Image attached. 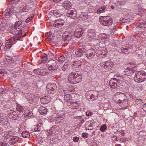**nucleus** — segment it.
Listing matches in <instances>:
<instances>
[{"label": "nucleus", "mask_w": 146, "mask_h": 146, "mask_svg": "<svg viewBox=\"0 0 146 146\" xmlns=\"http://www.w3.org/2000/svg\"><path fill=\"white\" fill-rule=\"evenodd\" d=\"M5 71L4 69H0V77H2L3 76H4L5 74Z\"/></svg>", "instance_id": "49530a36"}, {"label": "nucleus", "mask_w": 146, "mask_h": 146, "mask_svg": "<svg viewBox=\"0 0 146 146\" xmlns=\"http://www.w3.org/2000/svg\"><path fill=\"white\" fill-rule=\"evenodd\" d=\"M64 9H60L59 10H54L52 11V13L56 17H60L64 13Z\"/></svg>", "instance_id": "ddd939ff"}, {"label": "nucleus", "mask_w": 146, "mask_h": 146, "mask_svg": "<svg viewBox=\"0 0 146 146\" xmlns=\"http://www.w3.org/2000/svg\"><path fill=\"white\" fill-rule=\"evenodd\" d=\"M52 64L49 65L48 68L50 72L54 70L57 68V66L56 65L55 62L54 60H52Z\"/></svg>", "instance_id": "a211bd4d"}, {"label": "nucleus", "mask_w": 146, "mask_h": 146, "mask_svg": "<svg viewBox=\"0 0 146 146\" xmlns=\"http://www.w3.org/2000/svg\"><path fill=\"white\" fill-rule=\"evenodd\" d=\"M140 36L143 38H145L146 37V32L143 31L140 35Z\"/></svg>", "instance_id": "8fccbe9b"}, {"label": "nucleus", "mask_w": 146, "mask_h": 146, "mask_svg": "<svg viewBox=\"0 0 146 146\" xmlns=\"http://www.w3.org/2000/svg\"><path fill=\"white\" fill-rule=\"evenodd\" d=\"M95 92L96 93H92L91 95L90 94V98L92 100H95L98 98V94L95 91Z\"/></svg>", "instance_id": "a878e982"}, {"label": "nucleus", "mask_w": 146, "mask_h": 146, "mask_svg": "<svg viewBox=\"0 0 146 146\" xmlns=\"http://www.w3.org/2000/svg\"><path fill=\"white\" fill-rule=\"evenodd\" d=\"M119 100L121 101V102H120L119 103H122L123 105L125 106H126L127 104V102H126L127 100H126L123 98H121L119 99Z\"/></svg>", "instance_id": "58836bf2"}, {"label": "nucleus", "mask_w": 146, "mask_h": 146, "mask_svg": "<svg viewBox=\"0 0 146 146\" xmlns=\"http://www.w3.org/2000/svg\"><path fill=\"white\" fill-rule=\"evenodd\" d=\"M48 35V36L47 37V38L48 39V40H50L51 41V42H52V39L53 38L52 36L50 34V33H48L47 34Z\"/></svg>", "instance_id": "603ef678"}, {"label": "nucleus", "mask_w": 146, "mask_h": 146, "mask_svg": "<svg viewBox=\"0 0 146 146\" xmlns=\"http://www.w3.org/2000/svg\"><path fill=\"white\" fill-rule=\"evenodd\" d=\"M71 98V95L67 94L64 96V99L67 102L69 101Z\"/></svg>", "instance_id": "473e14b6"}, {"label": "nucleus", "mask_w": 146, "mask_h": 146, "mask_svg": "<svg viewBox=\"0 0 146 146\" xmlns=\"http://www.w3.org/2000/svg\"><path fill=\"white\" fill-rule=\"evenodd\" d=\"M73 63L72 67L74 70H79L81 68L82 63L80 60H75Z\"/></svg>", "instance_id": "1a4fd4ad"}, {"label": "nucleus", "mask_w": 146, "mask_h": 146, "mask_svg": "<svg viewBox=\"0 0 146 146\" xmlns=\"http://www.w3.org/2000/svg\"><path fill=\"white\" fill-rule=\"evenodd\" d=\"M86 115L87 116H91L92 115V113L90 112H86Z\"/></svg>", "instance_id": "4d7b16f0"}, {"label": "nucleus", "mask_w": 146, "mask_h": 146, "mask_svg": "<svg viewBox=\"0 0 146 146\" xmlns=\"http://www.w3.org/2000/svg\"><path fill=\"white\" fill-rule=\"evenodd\" d=\"M88 134L87 133H83L82 134V137H85L86 138H87L88 137Z\"/></svg>", "instance_id": "5fc2aeb1"}, {"label": "nucleus", "mask_w": 146, "mask_h": 146, "mask_svg": "<svg viewBox=\"0 0 146 146\" xmlns=\"http://www.w3.org/2000/svg\"><path fill=\"white\" fill-rule=\"evenodd\" d=\"M34 14H32L31 15V17L27 18L25 21V22L27 23H28L29 21L31 20L34 17Z\"/></svg>", "instance_id": "a18cd8bd"}, {"label": "nucleus", "mask_w": 146, "mask_h": 146, "mask_svg": "<svg viewBox=\"0 0 146 146\" xmlns=\"http://www.w3.org/2000/svg\"><path fill=\"white\" fill-rule=\"evenodd\" d=\"M142 108L144 111L146 112V103L143 105Z\"/></svg>", "instance_id": "bf43d9fd"}, {"label": "nucleus", "mask_w": 146, "mask_h": 146, "mask_svg": "<svg viewBox=\"0 0 146 146\" xmlns=\"http://www.w3.org/2000/svg\"><path fill=\"white\" fill-rule=\"evenodd\" d=\"M95 54V50L92 48L87 51L86 53V57L88 59L92 58Z\"/></svg>", "instance_id": "f8f14e48"}, {"label": "nucleus", "mask_w": 146, "mask_h": 146, "mask_svg": "<svg viewBox=\"0 0 146 146\" xmlns=\"http://www.w3.org/2000/svg\"><path fill=\"white\" fill-rule=\"evenodd\" d=\"M7 33H11L14 35H19L20 34L22 35V31L20 29L18 30L15 27L13 26L9 28Z\"/></svg>", "instance_id": "0eeeda50"}, {"label": "nucleus", "mask_w": 146, "mask_h": 146, "mask_svg": "<svg viewBox=\"0 0 146 146\" xmlns=\"http://www.w3.org/2000/svg\"><path fill=\"white\" fill-rule=\"evenodd\" d=\"M67 58L65 57L63 55H62L59 57L58 58V62L60 63H62L65 60H66ZM58 60V59H57Z\"/></svg>", "instance_id": "7c9ffc66"}, {"label": "nucleus", "mask_w": 146, "mask_h": 146, "mask_svg": "<svg viewBox=\"0 0 146 146\" xmlns=\"http://www.w3.org/2000/svg\"><path fill=\"white\" fill-rule=\"evenodd\" d=\"M117 137L116 136L114 135L113 136L112 140H116V141H117Z\"/></svg>", "instance_id": "13d9d810"}, {"label": "nucleus", "mask_w": 146, "mask_h": 146, "mask_svg": "<svg viewBox=\"0 0 146 146\" xmlns=\"http://www.w3.org/2000/svg\"><path fill=\"white\" fill-rule=\"evenodd\" d=\"M146 25L144 23H143L142 22H140L139 23H138L137 25V26L138 28L143 29L145 28L146 27Z\"/></svg>", "instance_id": "2f4dec72"}, {"label": "nucleus", "mask_w": 146, "mask_h": 146, "mask_svg": "<svg viewBox=\"0 0 146 146\" xmlns=\"http://www.w3.org/2000/svg\"><path fill=\"white\" fill-rule=\"evenodd\" d=\"M137 115V113L135 112L134 114L132 116V117H135Z\"/></svg>", "instance_id": "338daca9"}, {"label": "nucleus", "mask_w": 146, "mask_h": 146, "mask_svg": "<svg viewBox=\"0 0 146 146\" xmlns=\"http://www.w3.org/2000/svg\"><path fill=\"white\" fill-rule=\"evenodd\" d=\"M62 38L63 40L66 42L71 40L73 41L74 38L73 35L68 32H65L62 35Z\"/></svg>", "instance_id": "20e7f679"}, {"label": "nucleus", "mask_w": 146, "mask_h": 146, "mask_svg": "<svg viewBox=\"0 0 146 146\" xmlns=\"http://www.w3.org/2000/svg\"><path fill=\"white\" fill-rule=\"evenodd\" d=\"M71 107L73 109H77L79 107V105L77 102H72L71 103Z\"/></svg>", "instance_id": "cd10ccee"}, {"label": "nucleus", "mask_w": 146, "mask_h": 146, "mask_svg": "<svg viewBox=\"0 0 146 146\" xmlns=\"http://www.w3.org/2000/svg\"><path fill=\"white\" fill-rule=\"evenodd\" d=\"M52 129H50L48 131V132L47 139H49L51 140V138L50 137L52 136Z\"/></svg>", "instance_id": "c9c22d12"}, {"label": "nucleus", "mask_w": 146, "mask_h": 146, "mask_svg": "<svg viewBox=\"0 0 146 146\" xmlns=\"http://www.w3.org/2000/svg\"><path fill=\"white\" fill-rule=\"evenodd\" d=\"M57 118L58 119L60 120H62L63 118V116H58Z\"/></svg>", "instance_id": "69168bd1"}, {"label": "nucleus", "mask_w": 146, "mask_h": 146, "mask_svg": "<svg viewBox=\"0 0 146 146\" xmlns=\"http://www.w3.org/2000/svg\"><path fill=\"white\" fill-rule=\"evenodd\" d=\"M95 53L97 55V56H99L102 55L101 53V51L100 50L98 49L97 48V49H96V50H95Z\"/></svg>", "instance_id": "09e8293b"}, {"label": "nucleus", "mask_w": 146, "mask_h": 146, "mask_svg": "<svg viewBox=\"0 0 146 146\" xmlns=\"http://www.w3.org/2000/svg\"><path fill=\"white\" fill-rule=\"evenodd\" d=\"M146 73L139 72L135 74V76L134 77V79L135 81L137 82L140 83L143 81V80L142 79L143 75H145Z\"/></svg>", "instance_id": "423d86ee"}, {"label": "nucleus", "mask_w": 146, "mask_h": 146, "mask_svg": "<svg viewBox=\"0 0 146 146\" xmlns=\"http://www.w3.org/2000/svg\"><path fill=\"white\" fill-rule=\"evenodd\" d=\"M82 19L83 20H86L88 17V15L87 14L84 13L81 15Z\"/></svg>", "instance_id": "e433bc0d"}, {"label": "nucleus", "mask_w": 146, "mask_h": 146, "mask_svg": "<svg viewBox=\"0 0 146 146\" xmlns=\"http://www.w3.org/2000/svg\"><path fill=\"white\" fill-rule=\"evenodd\" d=\"M18 0H11V4H14L17 2Z\"/></svg>", "instance_id": "052dcab7"}, {"label": "nucleus", "mask_w": 146, "mask_h": 146, "mask_svg": "<svg viewBox=\"0 0 146 146\" xmlns=\"http://www.w3.org/2000/svg\"><path fill=\"white\" fill-rule=\"evenodd\" d=\"M106 9L105 7L103 6L100 8L97 11L98 13H102V11Z\"/></svg>", "instance_id": "37998d69"}, {"label": "nucleus", "mask_w": 146, "mask_h": 146, "mask_svg": "<svg viewBox=\"0 0 146 146\" xmlns=\"http://www.w3.org/2000/svg\"><path fill=\"white\" fill-rule=\"evenodd\" d=\"M31 9V7L29 6L28 4L26 5L23 7L21 8V10L23 12H28Z\"/></svg>", "instance_id": "b1692460"}, {"label": "nucleus", "mask_w": 146, "mask_h": 146, "mask_svg": "<svg viewBox=\"0 0 146 146\" xmlns=\"http://www.w3.org/2000/svg\"><path fill=\"white\" fill-rule=\"evenodd\" d=\"M79 138L78 137H75L73 138V140L75 142H78L79 140Z\"/></svg>", "instance_id": "864d4df0"}, {"label": "nucleus", "mask_w": 146, "mask_h": 146, "mask_svg": "<svg viewBox=\"0 0 146 146\" xmlns=\"http://www.w3.org/2000/svg\"><path fill=\"white\" fill-rule=\"evenodd\" d=\"M88 35L90 40L93 39L96 36L95 31L93 29H91L88 31Z\"/></svg>", "instance_id": "f3484780"}, {"label": "nucleus", "mask_w": 146, "mask_h": 146, "mask_svg": "<svg viewBox=\"0 0 146 146\" xmlns=\"http://www.w3.org/2000/svg\"><path fill=\"white\" fill-rule=\"evenodd\" d=\"M25 108V107H23L19 104H17L16 109L17 111L20 112H23Z\"/></svg>", "instance_id": "c85d7f7f"}, {"label": "nucleus", "mask_w": 146, "mask_h": 146, "mask_svg": "<svg viewBox=\"0 0 146 146\" xmlns=\"http://www.w3.org/2000/svg\"><path fill=\"white\" fill-rule=\"evenodd\" d=\"M7 143L6 142L4 141H3L0 143V146H7Z\"/></svg>", "instance_id": "3c124183"}, {"label": "nucleus", "mask_w": 146, "mask_h": 146, "mask_svg": "<svg viewBox=\"0 0 146 146\" xmlns=\"http://www.w3.org/2000/svg\"><path fill=\"white\" fill-rule=\"evenodd\" d=\"M129 50V48H122L121 50V52L125 54Z\"/></svg>", "instance_id": "a19ab883"}, {"label": "nucleus", "mask_w": 146, "mask_h": 146, "mask_svg": "<svg viewBox=\"0 0 146 146\" xmlns=\"http://www.w3.org/2000/svg\"><path fill=\"white\" fill-rule=\"evenodd\" d=\"M9 139L8 143L10 145H13L15 144L19 140V137L14 136L10 137Z\"/></svg>", "instance_id": "4468645a"}, {"label": "nucleus", "mask_w": 146, "mask_h": 146, "mask_svg": "<svg viewBox=\"0 0 146 146\" xmlns=\"http://www.w3.org/2000/svg\"><path fill=\"white\" fill-rule=\"evenodd\" d=\"M101 66L107 70H109L114 66V64L111 60H109L100 63Z\"/></svg>", "instance_id": "39448f33"}, {"label": "nucleus", "mask_w": 146, "mask_h": 146, "mask_svg": "<svg viewBox=\"0 0 146 146\" xmlns=\"http://www.w3.org/2000/svg\"><path fill=\"white\" fill-rule=\"evenodd\" d=\"M9 116L10 118L15 120L17 119L19 117L18 115L17 114L16 112L15 111H13L10 112Z\"/></svg>", "instance_id": "6ab92c4d"}, {"label": "nucleus", "mask_w": 146, "mask_h": 146, "mask_svg": "<svg viewBox=\"0 0 146 146\" xmlns=\"http://www.w3.org/2000/svg\"><path fill=\"white\" fill-rule=\"evenodd\" d=\"M48 68H46L41 70L39 72V74L42 76H44L50 73Z\"/></svg>", "instance_id": "5701e85b"}, {"label": "nucleus", "mask_w": 146, "mask_h": 146, "mask_svg": "<svg viewBox=\"0 0 146 146\" xmlns=\"http://www.w3.org/2000/svg\"><path fill=\"white\" fill-rule=\"evenodd\" d=\"M117 82L118 80L116 79H111L109 82L110 87L112 88H115L117 86Z\"/></svg>", "instance_id": "dca6fc26"}, {"label": "nucleus", "mask_w": 146, "mask_h": 146, "mask_svg": "<svg viewBox=\"0 0 146 146\" xmlns=\"http://www.w3.org/2000/svg\"><path fill=\"white\" fill-rule=\"evenodd\" d=\"M42 123H39L34 125L32 128V130L33 131H39L42 128Z\"/></svg>", "instance_id": "aec40b11"}, {"label": "nucleus", "mask_w": 146, "mask_h": 146, "mask_svg": "<svg viewBox=\"0 0 146 146\" xmlns=\"http://www.w3.org/2000/svg\"><path fill=\"white\" fill-rule=\"evenodd\" d=\"M26 36V34H25L23 35H22L21 34L19 35H15L14 37H12L8 40L10 41L12 44H14L16 40H19L25 36Z\"/></svg>", "instance_id": "9d476101"}, {"label": "nucleus", "mask_w": 146, "mask_h": 146, "mask_svg": "<svg viewBox=\"0 0 146 146\" xmlns=\"http://www.w3.org/2000/svg\"><path fill=\"white\" fill-rule=\"evenodd\" d=\"M109 40V35H106L103 34L101 37V42L104 43L108 42Z\"/></svg>", "instance_id": "412c9836"}, {"label": "nucleus", "mask_w": 146, "mask_h": 146, "mask_svg": "<svg viewBox=\"0 0 146 146\" xmlns=\"http://www.w3.org/2000/svg\"><path fill=\"white\" fill-rule=\"evenodd\" d=\"M83 33V31L82 29L80 28L77 29L75 31L74 36L78 38H79L82 36Z\"/></svg>", "instance_id": "2eb2a0df"}, {"label": "nucleus", "mask_w": 146, "mask_h": 146, "mask_svg": "<svg viewBox=\"0 0 146 146\" xmlns=\"http://www.w3.org/2000/svg\"><path fill=\"white\" fill-rule=\"evenodd\" d=\"M64 23V21L61 19H59L56 20L53 24L54 26L55 27L59 28L63 26Z\"/></svg>", "instance_id": "9b49d317"}, {"label": "nucleus", "mask_w": 146, "mask_h": 146, "mask_svg": "<svg viewBox=\"0 0 146 146\" xmlns=\"http://www.w3.org/2000/svg\"><path fill=\"white\" fill-rule=\"evenodd\" d=\"M10 42V41L7 40L5 43V47L7 48H9L12 46V44Z\"/></svg>", "instance_id": "4c0bfd02"}, {"label": "nucleus", "mask_w": 146, "mask_h": 146, "mask_svg": "<svg viewBox=\"0 0 146 146\" xmlns=\"http://www.w3.org/2000/svg\"><path fill=\"white\" fill-rule=\"evenodd\" d=\"M22 24V22L21 21H18L16 22L14 26L17 29L19 30V29H20V30H22L21 28L20 27L21 25Z\"/></svg>", "instance_id": "bb28decb"}, {"label": "nucleus", "mask_w": 146, "mask_h": 146, "mask_svg": "<svg viewBox=\"0 0 146 146\" xmlns=\"http://www.w3.org/2000/svg\"><path fill=\"white\" fill-rule=\"evenodd\" d=\"M143 85L139 84H138V87L141 90L143 89Z\"/></svg>", "instance_id": "6e6d98bb"}, {"label": "nucleus", "mask_w": 146, "mask_h": 146, "mask_svg": "<svg viewBox=\"0 0 146 146\" xmlns=\"http://www.w3.org/2000/svg\"><path fill=\"white\" fill-rule=\"evenodd\" d=\"M41 58L42 59H44L46 58L47 55L46 54H44L43 55H42L41 56Z\"/></svg>", "instance_id": "e2e57ef3"}, {"label": "nucleus", "mask_w": 146, "mask_h": 146, "mask_svg": "<svg viewBox=\"0 0 146 146\" xmlns=\"http://www.w3.org/2000/svg\"><path fill=\"white\" fill-rule=\"evenodd\" d=\"M81 51V53L82 54V55H83V54H84V53L86 52L87 51L84 48H80L79 49Z\"/></svg>", "instance_id": "de8ad7c7"}, {"label": "nucleus", "mask_w": 146, "mask_h": 146, "mask_svg": "<svg viewBox=\"0 0 146 146\" xmlns=\"http://www.w3.org/2000/svg\"><path fill=\"white\" fill-rule=\"evenodd\" d=\"M100 23L103 25L109 27L113 23L111 17L109 16H101L100 18Z\"/></svg>", "instance_id": "f03ea898"}, {"label": "nucleus", "mask_w": 146, "mask_h": 146, "mask_svg": "<svg viewBox=\"0 0 146 146\" xmlns=\"http://www.w3.org/2000/svg\"><path fill=\"white\" fill-rule=\"evenodd\" d=\"M75 53L76 56L77 57H80L82 55V54L79 49L76 50Z\"/></svg>", "instance_id": "ea45409f"}, {"label": "nucleus", "mask_w": 146, "mask_h": 146, "mask_svg": "<svg viewBox=\"0 0 146 146\" xmlns=\"http://www.w3.org/2000/svg\"><path fill=\"white\" fill-rule=\"evenodd\" d=\"M107 128L106 124H104L101 126L100 130L102 132H105L107 129Z\"/></svg>", "instance_id": "f704fd0d"}, {"label": "nucleus", "mask_w": 146, "mask_h": 146, "mask_svg": "<svg viewBox=\"0 0 146 146\" xmlns=\"http://www.w3.org/2000/svg\"><path fill=\"white\" fill-rule=\"evenodd\" d=\"M22 135L24 138H29L30 134L27 131H23L22 132Z\"/></svg>", "instance_id": "c756f323"}, {"label": "nucleus", "mask_w": 146, "mask_h": 146, "mask_svg": "<svg viewBox=\"0 0 146 146\" xmlns=\"http://www.w3.org/2000/svg\"><path fill=\"white\" fill-rule=\"evenodd\" d=\"M120 134L122 136H123L124 135V132L123 130H121L120 132Z\"/></svg>", "instance_id": "680f3d73"}, {"label": "nucleus", "mask_w": 146, "mask_h": 146, "mask_svg": "<svg viewBox=\"0 0 146 146\" xmlns=\"http://www.w3.org/2000/svg\"><path fill=\"white\" fill-rule=\"evenodd\" d=\"M56 86L55 83L48 84L46 86V89L48 92L50 94H52L56 90Z\"/></svg>", "instance_id": "6e6552de"}, {"label": "nucleus", "mask_w": 146, "mask_h": 146, "mask_svg": "<svg viewBox=\"0 0 146 146\" xmlns=\"http://www.w3.org/2000/svg\"><path fill=\"white\" fill-rule=\"evenodd\" d=\"M39 111L41 115H44L47 114L48 109L45 107H42L39 108Z\"/></svg>", "instance_id": "4be33fe9"}, {"label": "nucleus", "mask_w": 146, "mask_h": 146, "mask_svg": "<svg viewBox=\"0 0 146 146\" xmlns=\"http://www.w3.org/2000/svg\"><path fill=\"white\" fill-rule=\"evenodd\" d=\"M62 5L64 8L67 10L66 15L72 18L75 19L77 16V12L73 8H72V4L68 1H65L63 2Z\"/></svg>", "instance_id": "f257e3e1"}, {"label": "nucleus", "mask_w": 146, "mask_h": 146, "mask_svg": "<svg viewBox=\"0 0 146 146\" xmlns=\"http://www.w3.org/2000/svg\"><path fill=\"white\" fill-rule=\"evenodd\" d=\"M5 60L6 61L7 63H11L14 62V60L11 57H7L5 58Z\"/></svg>", "instance_id": "72a5a7b5"}, {"label": "nucleus", "mask_w": 146, "mask_h": 146, "mask_svg": "<svg viewBox=\"0 0 146 146\" xmlns=\"http://www.w3.org/2000/svg\"><path fill=\"white\" fill-rule=\"evenodd\" d=\"M61 0H52V1L55 2L57 3L59 2Z\"/></svg>", "instance_id": "774afa93"}, {"label": "nucleus", "mask_w": 146, "mask_h": 146, "mask_svg": "<svg viewBox=\"0 0 146 146\" xmlns=\"http://www.w3.org/2000/svg\"><path fill=\"white\" fill-rule=\"evenodd\" d=\"M69 77L77 83L80 82L82 79V76L80 73L76 71L72 72L69 74Z\"/></svg>", "instance_id": "7ed1b4c3"}, {"label": "nucleus", "mask_w": 146, "mask_h": 146, "mask_svg": "<svg viewBox=\"0 0 146 146\" xmlns=\"http://www.w3.org/2000/svg\"><path fill=\"white\" fill-rule=\"evenodd\" d=\"M5 12L7 15H11L13 13L9 9L6 10Z\"/></svg>", "instance_id": "c03bdc74"}, {"label": "nucleus", "mask_w": 146, "mask_h": 146, "mask_svg": "<svg viewBox=\"0 0 146 146\" xmlns=\"http://www.w3.org/2000/svg\"><path fill=\"white\" fill-rule=\"evenodd\" d=\"M68 62H66L63 65L62 69V70L65 71L66 70V69L68 68Z\"/></svg>", "instance_id": "79ce46f5"}, {"label": "nucleus", "mask_w": 146, "mask_h": 146, "mask_svg": "<svg viewBox=\"0 0 146 146\" xmlns=\"http://www.w3.org/2000/svg\"><path fill=\"white\" fill-rule=\"evenodd\" d=\"M120 96L123 98L125 97V95L124 94H123L122 93H120V94H119V96Z\"/></svg>", "instance_id": "0e129e2a"}, {"label": "nucleus", "mask_w": 146, "mask_h": 146, "mask_svg": "<svg viewBox=\"0 0 146 146\" xmlns=\"http://www.w3.org/2000/svg\"><path fill=\"white\" fill-rule=\"evenodd\" d=\"M33 115V113L31 111L28 110H26L24 113V116L27 117H30Z\"/></svg>", "instance_id": "393cba45"}]
</instances>
